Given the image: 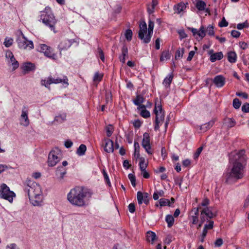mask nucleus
Masks as SVG:
<instances>
[{"instance_id":"obj_1","label":"nucleus","mask_w":249,"mask_h":249,"mask_svg":"<svg viewBox=\"0 0 249 249\" xmlns=\"http://www.w3.org/2000/svg\"><path fill=\"white\" fill-rule=\"evenodd\" d=\"M230 162L232 167L224 174L225 182L228 184L234 183L243 178L247 162L245 151L242 149L237 152L231 153Z\"/></svg>"},{"instance_id":"obj_2","label":"nucleus","mask_w":249,"mask_h":249,"mask_svg":"<svg viewBox=\"0 0 249 249\" xmlns=\"http://www.w3.org/2000/svg\"><path fill=\"white\" fill-rule=\"evenodd\" d=\"M88 192L84 188L77 186L71 189L67 195V199L73 206L85 207L88 205Z\"/></svg>"},{"instance_id":"obj_3","label":"nucleus","mask_w":249,"mask_h":249,"mask_svg":"<svg viewBox=\"0 0 249 249\" xmlns=\"http://www.w3.org/2000/svg\"><path fill=\"white\" fill-rule=\"evenodd\" d=\"M40 13L39 21H41L45 25L55 33L56 32L55 26L57 20L55 19L51 9L49 7H46L44 10L41 11Z\"/></svg>"},{"instance_id":"obj_4","label":"nucleus","mask_w":249,"mask_h":249,"mask_svg":"<svg viewBox=\"0 0 249 249\" xmlns=\"http://www.w3.org/2000/svg\"><path fill=\"white\" fill-rule=\"evenodd\" d=\"M64 83L67 85H69L68 79L66 76H63V78H53L52 76H49L47 79L42 80L41 84L42 85L44 86L45 87L50 88V85L52 84H59Z\"/></svg>"},{"instance_id":"obj_5","label":"nucleus","mask_w":249,"mask_h":249,"mask_svg":"<svg viewBox=\"0 0 249 249\" xmlns=\"http://www.w3.org/2000/svg\"><path fill=\"white\" fill-rule=\"evenodd\" d=\"M61 153L58 148L52 150L48 155V164L49 166H54L61 160Z\"/></svg>"},{"instance_id":"obj_6","label":"nucleus","mask_w":249,"mask_h":249,"mask_svg":"<svg viewBox=\"0 0 249 249\" xmlns=\"http://www.w3.org/2000/svg\"><path fill=\"white\" fill-rule=\"evenodd\" d=\"M16 196L15 194L10 190L9 187L6 184L3 183L0 186V197L2 198L8 200L10 202H12L13 197Z\"/></svg>"},{"instance_id":"obj_7","label":"nucleus","mask_w":249,"mask_h":249,"mask_svg":"<svg viewBox=\"0 0 249 249\" xmlns=\"http://www.w3.org/2000/svg\"><path fill=\"white\" fill-rule=\"evenodd\" d=\"M25 190L28 193L29 197H34L41 195L40 186L36 182H30V185L25 188Z\"/></svg>"},{"instance_id":"obj_8","label":"nucleus","mask_w":249,"mask_h":249,"mask_svg":"<svg viewBox=\"0 0 249 249\" xmlns=\"http://www.w3.org/2000/svg\"><path fill=\"white\" fill-rule=\"evenodd\" d=\"M148 33V29L146 22L144 20H141L139 23V31L138 33V37L142 40V42L145 44H147L150 42L151 38L147 41L146 37H147V34L145 36V34Z\"/></svg>"},{"instance_id":"obj_9","label":"nucleus","mask_w":249,"mask_h":249,"mask_svg":"<svg viewBox=\"0 0 249 249\" xmlns=\"http://www.w3.org/2000/svg\"><path fill=\"white\" fill-rule=\"evenodd\" d=\"M21 37H18L17 40L18 47L21 49L31 50L34 48L33 42L28 40L22 34Z\"/></svg>"},{"instance_id":"obj_10","label":"nucleus","mask_w":249,"mask_h":249,"mask_svg":"<svg viewBox=\"0 0 249 249\" xmlns=\"http://www.w3.org/2000/svg\"><path fill=\"white\" fill-rule=\"evenodd\" d=\"M38 50L40 52L43 53L46 56L49 58L53 59H55L56 58V55L53 52V49L46 44H40Z\"/></svg>"},{"instance_id":"obj_11","label":"nucleus","mask_w":249,"mask_h":249,"mask_svg":"<svg viewBox=\"0 0 249 249\" xmlns=\"http://www.w3.org/2000/svg\"><path fill=\"white\" fill-rule=\"evenodd\" d=\"M163 111L162 109V107L160 103L158 105L155 103V106L154 109V113L156 115V119L155 122L154 129L155 131L159 130L160 128V121H159V112Z\"/></svg>"},{"instance_id":"obj_12","label":"nucleus","mask_w":249,"mask_h":249,"mask_svg":"<svg viewBox=\"0 0 249 249\" xmlns=\"http://www.w3.org/2000/svg\"><path fill=\"white\" fill-rule=\"evenodd\" d=\"M5 57L7 59H9L8 62L11 63V65L13 66L12 69L13 71L15 70L19 67V63L15 58L11 51L7 50L5 53Z\"/></svg>"},{"instance_id":"obj_13","label":"nucleus","mask_w":249,"mask_h":249,"mask_svg":"<svg viewBox=\"0 0 249 249\" xmlns=\"http://www.w3.org/2000/svg\"><path fill=\"white\" fill-rule=\"evenodd\" d=\"M28 110L27 107L24 106L22 109L20 118V124L24 126H28L30 124V121L28 117Z\"/></svg>"},{"instance_id":"obj_14","label":"nucleus","mask_w":249,"mask_h":249,"mask_svg":"<svg viewBox=\"0 0 249 249\" xmlns=\"http://www.w3.org/2000/svg\"><path fill=\"white\" fill-rule=\"evenodd\" d=\"M149 195L147 193H142L139 191L137 194V198L139 204H142L143 202L147 205L149 203Z\"/></svg>"},{"instance_id":"obj_15","label":"nucleus","mask_w":249,"mask_h":249,"mask_svg":"<svg viewBox=\"0 0 249 249\" xmlns=\"http://www.w3.org/2000/svg\"><path fill=\"white\" fill-rule=\"evenodd\" d=\"M212 81L214 85L218 88L223 87L226 83V79L222 75L215 76Z\"/></svg>"},{"instance_id":"obj_16","label":"nucleus","mask_w":249,"mask_h":249,"mask_svg":"<svg viewBox=\"0 0 249 249\" xmlns=\"http://www.w3.org/2000/svg\"><path fill=\"white\" fill-rule=\"evenodd\" d=\"M104 150L107 153H111L113 152V142L110 139H105Z\"/></svg>"},{"instance_id":"obj_17","label":"nucleus","mask_w":249,"mask_h":249,"mask_svg":"<svg viewBox=\"0 0 249 249\" xmlns=\"http://www.w3.org/2000/svg\"><path fill=\"white\" fill-rule=\"evenodd\" d=\"M72 43V40L65 39L61 42L58 46V49L60 52L64 50H67L71 46Z\"/></svg>"},{"instance_id":"obj_18","label":"nucleus","mask_w":249,"mask_h":249,"mask_svg":"<svg viewBox=\"0 0 249 249\" xmlns=\"http://www.w3.org/2000/svg\"><path fill=\"white\" fill-rule=\"evenodd\" d=\"M128 57V49L127 46L124 45L122 48V54L119 56L120 61L123 63H124L125 62V58Z\"/></svg>"},{"instance_id":"obj_19","label":"nucleus","mask_w":249,"mask_h":249,"mask_svg":"<svg viewBox=\"0 0 249 249\" xmlns=\"http://www.w3.org/2000/svg\"><path fill=\"white\" fill-rule=\"evenodd\" d=\"M22 69L24 73L26 74L29 71L34 70L35 69V66L33 63L27 62L23 64L22 67Z\"/></svg>"},{"instance_id":"obj_20","label":"nucleus","mask_w":249,"mask_h":249,"mask_svg":"<svg viewBox=\"0 0 249 249\" xmlns=\"http://www.w3.org/2000/svg\"><path fill=\"white\" fill-rule=\"evenodd\" d=\"M187 4H188V3H185L183 2H180L175 5L174 10L177 13L180 14L186 9Z\"/></svg>"},{"instance_id":"obj_21","label":"nucleus","mask_w":249,"mask_h":249,"mask_svg":"<svg viewBox=\"0 0 249 249\" xmlns=\"http://www.w3.org/2000/svg\"><path fill=\"white\" fill-rule=\"evenodd\" d=\"M66 174V169L62 166L58 167L56 170V176L59 180L63 179Z\"/></svg>"},{"instance_id":"obj_22","label":"nucleus","mask_w":249,"mask_h":249,"mask_svg":"<svg viewBox=\"0 0 249 249\" xmlns=\"http://www.w3.org/2000/svg\"><path fill=\"white\" fill-rule=\"evenodd\" d=\"M215 123V120L213 119L209 122L204 124L200 126V130L202 131L205 132L208 130L210 129L214 124Z\"/></svg>"},{"instance_id":"obj_23","label":"nucleus","mask_w":249,"mask_h":249,"mask_svg":"<svg viewBox=\"0 0 249 249\" xmlns=\"http://www.w3.org/2000/svg\"><path fill=\"white\" fill-rule=\"evenodd\" d=\"M31 202L34 206L41 205L42 202V195H38V196H35L33 197H29Z\"/></svg>"},{"instance_id":"obj_24","label":"nucleus","mask_w":249,"mask_h":249,"mask_svg":"<svg viewBox=\"0 0 249 249\" xmlns=\"http://www.w3.org/2000/svg\"><path fill=\"white\" fill-rule=\"evenodd\" d=\"M223 57V53L221 52L212 54L210 60L212 62H214L216 60H220Z\"/></svg>"},{"instance_id":"obj_25","label":"nucleus","mask_w":249,"mask_h":249,"mask_svg":"<svg viewBox=\"0 0 249 249\" xmlns=\"http://www.w3.org/2000/svg\"><path fill=\"white\" fill-rule=\"evenodd\" d=\"M150 137L148 133L145 132L143 134V139L142 142V145L143 147L150 145Z\"/></svg>"},{"instance_id":"obj_26","label":"nucleus","mask_w":249,"mask_h":249,"mask_svg":"<svg viewBox=\"0 0 249 249\" xmlns=\"http://www.w3.org/2000/svg\"><path fill=\"white\" fill-rule=\"evenodd\" d=\"M202 213H205L207 218L211 219L216 216V214L212 212L210 208L206 207L202 210Z\"/></svg>"},{"instance_id":"obj_27","label":"nucleus","mask_w":249,"mask_h":249,"mask_svg":"<svg viewBox=\"0 0 249 249\" xmlns=\"http://www.w3.org/2000/svg\"><path fill=\"white\" fill-rule=\"evenodd\" d=\"M173 79V74L172 73L168 74L164 79L163 85L166 87H169Z\"/></svg>"},{"instance_id":"obj_28","label":"nucleus","mask_w":249,"mask_h":249,"mask_svg":"<svg viewBox=\"0 0 249 249\" xmlns=\"http://www.w3.org/2000/svg\"><path fill=\"white\" fill-rule=\"evenodd\" d=\"M154 27V23L151 20H149L148 21V33H147V37H146V40L148 41V39H149V37H151L153 33V29Z\"/></svg>"},{"instance_id":"obj_29","label":"nucleus","mask_w":249,"mask_h":249,"mask_svg":"<svg viewBox=\"0 0 249 249\" xmlns=\"http://www.w3.org/2000/svg\"><path fill=\"white\" fill-rule=\"evenodd\" d=\"M156 237V233L152 231H148L146 233V240L147 242H151L152 244L155 240Z\"/></svg>"},{"instance_id":"obj_30","label":"nucleus","mask_w":249,"mask_h":249,"mask_svg":"<svg viewBox=\"0 0 249 249\" xmlns=\"http://www.w3.org/2000/svg\"><path fill=\"white\" fill-rule=\"evenodd\" d=\"M228 60L231 63H235L237 60V55L234 52L231 51L228 53Z\"/></svg>"},{"instance_id":"obj_31","label":"nucleus","mask_w":249,"mask_h":249,"mask_svg":"<svg viewBox=\"0 0 249 249\" xmlns=\"http://www.w3.org/2000/svg\"><path fill=\"white\" fill-rule=\"evenodd\" d=\"M145 98L143 96L140 94H138L135 99L133 100V103L136 106L140 105L144 102Z\"/></svg>"},{"instance_id":"obj_32","label":"nucleus","mask_w":249,"mask_h":249,"mask_svg":"<svg viewBox=\"0 0 249 249\" xmlns=\"http://www.w3.org/2000/svg\"><path fill=\"white\" fill-rule=\"evenodd\" d=\"M196 7L199 11H204L206 7V3L202 0H198L196 4Z\"/></svg>"},{"instance_id":"obj_33","label":"nucleus","mask_w":249,"mask_h":249,"mask_svg":"<svg viewBox=\"0 0 249 249\" xmlns=\"http://www.w3.org/2000/svg\"><path fill=\"white\" fill-rule=\"evenodd\" d=\"M86 150V146L85 144H82L77 149L76 153L80 156H83L85 154Z\"/></svg>"},{"instance_id":"obj_34","label":"nucleus","mask_w":249,"mask_h":249,"mask_svg":"<svg viewBox=\"0 0 249 249\" xmlns=\"http://www.w3.org/2000/svg\"><path fill=\"white\" fill-rule=\"evenodd\" d=\"M165 221L168 224V227L171 228L174 223V218L171 214H168L166 216Z\"/></svg>"},{"instance_id":"obj_35","label":"nucleus","mask_w":249,"mask_h":249,"mask_svg":"<svg viewBox=\"0 0 249 249\" xmlns=\"http://www.w3.org/2000/svg\"><path fill=\"white\" fill-rule=\"evenodd\" d=\"M170 58V54L168 51H164L162 52L160 57V61H163L165 60H168Z\"/></svg>"},{"instance_id":"obj_36","label":"nucleus","mask_w":249,"mask_h":249,"mask_svg":"<svg viewBox=\"0 0 249 249\" xmlns=\"http://www.w3.org/2000/svg\"><path fill=\"white\" fill-rule=\"evenodd\" d=\"M134 146L135 149L134 156L137 159H140V154L139 143L137 142H134Z\"/></svg>"},{"instance_id":"obj_37","label":"nucleus","mask_w":249,"mask_h":249,"mask_svg":"<svg viewBox=\"0 0 249 249\" xmlns=\"http://www.w3.org/2000/svg\"><path fill=\"white\" fill-rule=\"evenodd\" d=\"M140 163L139 166L141 171H144L146 170V168L147 166V164L145 163V159L143 157L140 158Z\"/></svg>"},{"instance_id":"obj_38","label":"nucleus","mask_w":249,"mask_h":249,"mask_svg":"<svg viewBox=\"0 0 249 249\" xmlns=\"http://www.w3.org/2000/svg\"><path fill=\"white\" fill-rule=\"evenodd\" d=\"M13 38L6 37L4 39L3 44L6 47L8 48V47H10L13 44Z\"/></svg>"},{"instance_id":"obj_39","label":"nucleus","mask_w":249,"mask_h":249,"mask_svg":"<svg viewBox=\"0 0 249 249\" xmlns=\"http://www.w3.org/2000/svg\"><path fill=\"white\" fill-rule=\"evenodd\" d=\"M103 75L99 72H96L94 74L93 80L94 82H100L103 78Z\"/></svg>"},{"instance_id":"obj_40","label":"nucleus","mask_w":249,"mask_h":249,"mask_svg":"<svg viewBox=\"0 0 249 249\" xmlns=\"http://www.w3.org/2000/svg\"><path fill=\"white\" fill-rule=\"evenodd\" d=\"M184 48H181V49L179 48L176 51V54H175V59H178L182 57L183 56V54L184 53Z\"/></svg>"},{"instance_id":"obj_41","label":"nucleus","mask_w":249,"mask_h":249,"mask_svg":"<svg viewBox=\"0 0 249 249\" xmlns=\"http://www.w3.org/2000/svg\"><path fill=\"white\" fill-rule=\"evenodd\" d=\"M124 35L126 40L128 41H130L131 40L132 38L133 33L132 30L130 29L126 30Z\"/></svg>"},{"instance_id":"obj_42","label":"nucleus","mask_w":249,"mask_h":249,"mask_svg":"<svg viewBox=\"0 0 249 249\" xmlns=\"http://www.w3.org/2000/svg\"><path fill=\"white\" fill-rule=\"evenodd\" d=\"M197 35L202 39L206 36V30L203 26H201L199 30H198Z\"/></svg>"},{"instance_id":"obj_43","label":"nucleus","mask_w":249,"mask_h":249,"mask_svg":"<svg viewBox=\"0 0 249 249\" xmlns=\"http://www.w3.org/2000/svg\"><path fill=\"white\" fill-rule=\"evenodd\" d=\"M159 203L161 207L170 205V201L167 198H161L159 200Z\"/></svg>"},{"instance_id":"obj_44","label":"nucleus","mask_w":249,"mask_h":249,"mask_svg":"<svg viewBox=\"0 0 249 249\" xmlns=\"http://www.w3.org/2000/svg\"><path fill=\"white\" fill-rule=\"evenodd\" d=\"M140 114L144 118H148L150 116V112L146 109H143L141 110Z\"/></svg>"},{"instance_id":"obj_45","label":"nucleus","mask_w":249,"mask_h":249,"mask_svg":"<svg viewBox=\"0 0 249 249\" xmlns=\"http://www.w3.org/2000/svg\"><path fill=\"white\" fill-rule=\"evenodd\" d=\"M233 106L235 109H239L241 106V102L239 99L235 98L233 100Z\"/></svg>"},{"instance_id":"obj_46","label":"nucleus","mask_w":249,"mask_h":249,"mask_svg":"<svg viewBox=\"0 0 249 249\" xmlns=\"http://www.w3.org/2000/svg\"><path fill=\"white\" fill-rule=\"evenodd\" d=\"M128 178L131 181V184L133 187H135L136 185V177L134 175L132 174H129L128 176Z\"/></svg>"},{"instance_id":"obj_47","label":"nucleus","mask_w":249,"mask_h":249,"mask_svg":"<svg viewBox=\"0 0 249 249\" xmlns=\"http://www.w3.org/2000/svg\"><path fill=\"white\" fill-rule=\"evenodd\" d=\"M103 174L104 179H105V180L106 183L108 185L110 186L111 183H110V180L109 179L108 176L105 170H103Z\"/></svg>"},{"instance_id":"obj_48","label":"nucleus","mask_w":249,"mask_h":249,"mask_svg":"<svg viewBox=\"0 0 249 249\" xmlns=\"http://www.w3.org/2000/svg\"><path fill=\"white\" fill-rule=\"evenodd\" d=\"M206 32H207L208 34L210 36H213L214 34L213 27V26L211 25H209L208 26Z\"/></svg>"},{"instance_id":"obj_49","label":"nucleus","mask_w":249,"mask_h":249,"mask_svg":"<svg viewBox=\"0 0 249 249\" xmlns=\"http://www.w3.org/2000/svg\"><path fill=\"white\" fill-rule=\"evenodd\" d=\"M228 126L229 127H232L233 126H234L236 124V122L235 121V120L233 119H232V118H229L228 119Z\"/></svg>"},{"instance_id":"obj_50","label":"nucleus","mask_w":249,"mask_h":249,"mask_svg":"<svg viewBox=\"0 0 249 249\" xmlns=\"http://www.w3.org/2000/svg\"><path fill=\"white\" fill-rule=\"evenodd\" d=\"M218 25L220 27H227L228 25V22L226 20L225 18H223L221 21L219 23Z\"/></svg>"},{"instance_id":"obj_51","label":"nucleus","mask_w":249,"mask_h":249,"mask_svg":"<svg viewBox=\"0 0 249 249\" xmlns=\"http://www.w3.org/2000/svg\"><path fill=\"white\" fill-rule=\"evenodd\" d=\"M242 111L245 113L249 112V103H246L242 106Z\"/></svg>"},{"instance_id":"obj_52","label":"nucleus","mask_w":249,"mask_h":249,"mask_svg":"<svg viewBox=\"0 0 249 249\" xmlns=\"http://www.w3.org/2000/svg\"><path fill=\"white\" fill-rule=\"evenodd\" d=\"M223 243V241L222 238H218L214 242V246L216 247H221Z\"/></svg>"},{"instance_id":"obj_53","label":"nucleus","mask_w":249,"mask_h":249,"mask_svg":"<svg viewBox=\"0 0 249 249\" xmlns=\"http://www.w3.org/2000/svg\"><path fill=\"white\" fill-rule=\"evenodd\" d=\"M133 125L135 128H139L141 127L142 122L140 120H136L134 121Z\"/></svg>"},{"instance_id":"obj_54","label":"nucleus","mask_w":249,"mask_h":249,"mask_svg":"<svg viewBox=\"0 0 249 249\" xmlns=\"http://www.w3.org/2000/svg\"><path fill=\"white\" fill-rule=\"evenodd\" d=\"M213 221H209V224H205L204 226V228L206 230H211L213 228Z\"/></svg>"},{"instance_id":"obj_55","label":"nucleus","mask_w":249,"mask_h":249,"mask_svg":"<svg viewBox=\"0 0 249 249\" xmlns=\"http://www.w3.org/2000/svg\"><path fill=\"white\" fill-rule=\"evenodd\" d=\"M202 147H200L197 149L196 151V152L194 155V158L195 159H197L199 157V155L202 152Z\"/></svg>"},{"instance_id":"obj_56","label":"nucleus","mask_w":249,"mask_h":249,"mask_svg":"<svg viewBox=\"0 0 249 249\" xmlns=\"http://www.w3.org/2000/svg\"><path fill=\"white\" fill-rule=\"evenodd\" d=\"M146 152L149 155H152L153 153V150L152 149L151 145H147L145 147H143Z\"/></svg>"},{"instance_id":"obj_57","label":"nucleus","mask_w":249,"mask_h":249,"mask_svg":"<svg viewBox=\"0 0 249 249\" xmlns=\"http://www.w3.org/2000/svg\"><path fill=\"white\" fill-rule=\"evenodd\" d=\"M240 33L236 30H232L231 32V35L232 36L235 38L239 37L240 36Z\"/></svg>"},{"instance_id":"obj_58","label":"nucleus","mask_w":249,"mask_h":249,"mask_svg":"<svg viewBox=\"0 0 249 249\" xmlns=\"http://www.w3.org/2000/svg\"><path fill=\"white\" fill-rule=\"evenodd\" d=\"M128 210L130 213H133L135 211V205L134 203H130L128 205Z\"/></svg>"},{"instance_id":"obj_59","label":"nucleus","mask_w":249,"mask_h":249,"mask_svg":"<svg viewBox=\"0 0 249 249\" xmlns=\"http://www.w3.org/2000/svg\"><path fill=\"white\" fill-rule=\"evenodd\" d=\"M5 249H19L16 244H10L6 247Z\"/></svg>"},{"instance_id":"obj_60","label":"nucleus","mask_w":249,"mask_h":249,"mask_svg":"<svg viewBox=\"0 0 249 249\" xmlns=\"http://www.w3.org/2000/svg\"><path fill=\"white\" fill-rule=\"evenodd\" d=\"M98 51L99 57H100V59H101V60L102 61L104 62L105 60V57H104V54L103 51L100 48H98Z\"/></svg>"},{"instance_id":"obj_61","label":"nucleus","mask_w":249,"mask_h":249,"mask_svg":"<svg viewBox=\"0 0 249 249\" xmlns=\"http://www.w3.org/2000/svg\"><path fill=\"white\" fill-rule=\"evenodd\" d=\"M236 95L239 97H242L245 99H247L248 98V95L245 92H237L236 93Z\"/></svg>"},{"instance_id":"obj_62","label":"nucleus","mask_w":249,"mask_h":249,"mask_svg":"<svg viewBox=\"0 0 249 249\" xmlns=\"http://www.w3.org/2000/svg\"><path fill=\"white\" fill-rule=\"evenodd\" d=\"M106 132L107 136L108 137H110L113 133V130L111 128V125L110 126H107V127Z\"/></svg>"},{"instance_id":"obj_63","label":"nucleus","mask_w":249,"mask_h":249,"mask_svg":"<svg viewBox=\"0 0 249 249\" xmlns=\"http://www.w3.org/2000/svg\"><path fill=\"white\" fill-rule=\"evenodd\" d=\"M179 35L180 39H182L187 37V35L185 33L184 30H180L178 32Z\"/></svg>"},{"instance_id":"obj_64","label":"nucleus","mask_w":249,"mask_h":249,"mask_svg":"<svg viewBox=\"0 0 249 249\" xmlns=\"http://www.w3.org/2000/svg\"><path fill=\"white\" fill-rule=\"evenodd\" d=\"M195 54V52L194 51H191L189 52L188 56L187 58V60L188 61H190L193 57H194V55Z\"/></svg>"}]
</instances>
